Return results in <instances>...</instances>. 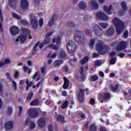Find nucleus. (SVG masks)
Segmentation results:
<instances>
[{
	"instance_id": "nucleus-13",
	"label": "nucleus",
	"mask_w": 131,
	"mask_h": 131,
	"mask_svg": "<svg viewBox=\"0 0 131 131\" xmlns=\"http://www.w3.org/2000/svg\"><path fill=\"white\" fill-rule=\"evenodd\" d=\"M25 82H26V84H27L26 91H28L29 90V88L33 85V82L32 81L29 82V80L27 79H26V80L25 79L21 80L19 81V85H22V84H25Z\"/></svg>"
},
{
	"instance_id": "nucleus-51",
	"label": "nucleus",
	"mask_w": 131,
	"mask_h": 131,
	"mask_svg": "<svg viewBox=\"0 0 131 131\" xmlns=\"http://www.w3.org/2000/svg\"><path fill=\"white\" fill-rule=\"evenodd\" d=\"M20 23L23 24V25H28V22H27L25 19H22L20 20Z\"/></svg>"
},
{
	"instance_id": "nucleus-19",
	"label": "nucleus",
	"mask_w": 131,
	"mask_h": 131,
	"mask_svg": "<svg viewBox=\"0 0 131 131\" xmlns=\"http://www.w3.org/2000/svg\"><path fill=\"white\" fill-rule=\"evenodd\" d=\"M38 125L39 127H45L46 126V119L41 118L38 120Z\"/></svg>"
},
{
	"instance_id": "nucleus-26",
	"label": "nucleus",
	"mask_w": 131,
	"mask_h": 131,
	"mask_svg": "<svg viewBox=\"0 0 131 131\" xmlns=\"http://www.w3.org/2000/svg\"><path fill=\"white\" fill-rule=\"evenodd\" d=\"M56 119L57 121H59V122H62V123H65V118L61 115L58 116Z\"/></svg>"
},
{
	"instance_id": "nucleus-1",
	"label": "nucleus",
	"mask_w": 131,
	"mask_h": 131,
	"mask_svg": "<svg viewBox=\"0 0 131 131\" xmlns=\"http://www.w3.org/2000/svg\"><path fill=\"white\" fill-rule=\"evenodd\" d=\"M113 24L116 27L117 34H121L124 30V23L118 18L115 17L113 20Z\"/></svg>"
},
{
	"instance_id": "nucleus-35",
	"label": "nucleus",
	"mask_w": 131,
	"mask_h": 131,
	"mask_svg": "<svg viewBox=\"0 0 131 131\" xmlns=\"http://www.w3.org/2000/svg\"><path fill=\"white\" fill-rule=\"evenodd\" d=\"M119 86V85L117 84L115 87L113 86V85H110V89L112 90V91H117V90H118V87Z\"/></svg>"
},
{
	"instance_id": "nucleus-32",
	"label": "nucleus",
	"mask_w": 131,
	"mask_h": 131,
	"mask_svg": "<svg viewBox=\"0 0 131 131\" xmlns=\"http://www.w3.org/2000/svg\"><path fill=\"white\" fill-rule=\"evenodd\" d=\"M90 131H97V126L96 124H92L90 127Z\"/></svg>"
},
{
	"instance_id": "nucleus-38",
	"label": "nucleus",
	"mask_w": 131,
	"mask_h": 131,
	"mask_svg": "<svg viewBox=\"0 0 131 131\" xmlns=\"http://www.w3.org/2000/svg\"><path fill=\"white\" fill-rule=\"evenodd\" d=\"M6 76L8 80H9V81H13V79L10 76V73H6Z\"/></svg>"
},
{
	"instance_id": "nucleus-61",
	"label": "nucleus",
	"mask_w": 131,
	"mask_h": 131,
	"mask_svg": "<svg viewBox=\"0 0 131 131\" xmlns=\"http://www.w3.org/2000/svg\"><path fill=\"white\" fill-rule=\"evenodd\" d=\"M95 65L97 66H100L101 65V61L100 60H97L95 62Z\"/></svg>"
},
{
	"instance_id": "nucleus-15",
	"label": "nucleus",
	"mask_w": 131,
	"mask_h": 131,
	"mask_svg": "<svg viewBox=\"0 0 131 131\" xmlns=\"http://www.w3.org/2000/svg\"><path fill=\"white\" fill-rule=\"evenodd\" d=\"M121 6L123 10L120 11L119 12V14L121 16H123V15H124V12L126 11V10H127V7L126 6V3L125 2H122L121 3Z\"/></svg>"
},
{
	"instance_id": "nucleus-18",
	"label": "nucleus",
	"mask_w": 131,
	"mask_h": 131,
	"mask_svg": "<svg viewBox=\"0 0 131 131\" xmlns=\"http://www.w3.org/2000/svg\"><path fill=\"white\" fill-rule=\"evenodd\" d=\"M11 35H17L19 33V28L17 27H12L10 29Z\"/></svg>"
},
{
	"instance_id": "nucleus-64",
	"label": "nucleus",
	"mask_w": 131,
	"mask_h": 131,
	"mask_svg": "<svg viewBox=\"0 0 131 131\" xmlns=\"http://www.w3.org/2000/svg\"><path fill=\"white\" fill-rule=\"evenodd\" d=\"M100 131H107V130H106V128H105V127H100Z\"/></svg>"
},
{
	"instance_id": "nucleus-22",
	"label": "nucleus",
	"mask_w": 131,
	"mask_h": 131,
	"mask_svg": "<svg viewBox=\"0 0 131 131\" xmlns=\"http://www.w3.org/2000/svg\"><path fill=\"white\" fill-rule=\"evenodd\" d=\"M79 9H80V10H85V9H86V3L84 1H81L79 3Z\"/></svg>"
},
{
	"instance_id": "nucleus-50",
	"label": "nucleus",
	"mask_w": 131,
	"mask_h": 131,
	"mask_svg": "<svg viewBox=\"0 0 131 131\" xmlns=\"http://www.w3.org/2000/svg\"><path fill=\"white\" fill-rule=\"evenodd\" d=\"M18 116H21V114H22V110L23 109V108L22 107V106H18Z\"/></svg>"
},
{
	"instance_id": "nucleus-33",
	"label": "nucleus",
	"mask_w": 131,
	"mask_h": 131,
	"mask_svg": "<svg viewBox=\"0 0 131 131\" xmlns=\"http://www.w3.org/2000/svg\"><path fill=\"white\" fill-rule=\"evenodd\" d=\"M89 61V57L85 56L81 60V63L82 65H83L84 64H85L86 62Z\"/></svg>"
},
{
	"instance_id": "nucleus-55",
	"label": "nucleus",
	"mask_w": 131,
	"mask_h": 131,
	"mask_svg": "<svg viewBox=\"0 0 131 131\" xmlns=\"http://www.w3.org/2000/svg\"><path fill=\"white\" fill-rule=\"evenodd\" d=\"M62 70H63V71H64V72H68V70H69L68 67H67V66H64L62 68Z\"/></svg>"
},
{
	"instance_id": "nucleus-34",
	"label": "nucleus",
	"mask_w": 131,
	"mask_h": 131,
	"mask_svg": "<svg viewBox=\"0 0 131 131\" xmlns=\"http://www.w3.org/2000/svg\"><path fill=\"white\" fill-rule=\"evenodd\" d=\"M61 64H63V61L59 60H56L54 62V66L55 67H58L60 65H61Z\"/></svg>"
},
{
	"instance_id": "nucleus-60",
	"label": "nucleus",
	"mask_w": 131,
	"mask_h": 131,
	"mask_svg": "<svg viewBox=\"0 0 131 131\" xmlns=\"http://www.w3.org/2000/svg\"><path fill=\"white\" fill-rule=\"evenodd\" d=\"M53 32H51L50 33H48L46 34V37H47L48 38H49V37H50V36H51L52 34H53Z\"/></svg>"
},
{
	"instance_id": "nucleus-39",
	"label": "nucleus",
	"mask_w": 131,
	"mask_h": 131,
	"mask_svg": "<svg viewBox=\"0 0 131 131\" xmlns=\"http://www.w3.org/2000/svg\"><path fill=\"white\" fill-rule=\"evenodd\" d=\"M12 16L14 18H16V19H17L18 20H21V18L20 16H19V15L15 13H12Z\"/></svg>"
},
{
	"instance_id": "nucleus-59",
	"label": "nucleus",
	"mask_w": 131,
	"mask_h": 131,
	"mask_svg": "<svg viewBox=\"0 0 131 131\" xmlns=\"http://www.w3.org/2000/svg\"><path fill=\"white\" fill-rule=\"evenodd\" d=\"M48 129L49 131H53L54 130V129L53 128V125H49L48 126Z\"/></svg>"
},
{
	"instance_id": "nucleus-41",
	"label": "nucleus",
	"mask_w": 131,
	"mask_h": 131,
	"mask_svg": "<svg viewBox=\"0 0 131 131\" xmlns=\"http://www.w3.org/2000/svg\"><path fill=\"white\" fill-rule=\"evenodd\" d=\"M67 25L70 27H75V24H74V23L72 21H69Z\"/></svg>"
},
{
	"instance_id": "nucleus-62",
	"label": "nucleus",
	"mask_w": 131,
	"mask_h": 131,
	"mask_svg": "<svg viewBox=\"0 0 131 131\" xmlns=\"http://www.w3.org/2000/svg\"><path fill=\"white\" fill-rule=\"evenodd\" d=\"M90 104L91 105H94L95 104V99L91 98L90 100Z\"/></svg>"
},
{
	"instance_id": "nucleus-46",
	"label": "nucleus",
	"mask_w": 131,
	"mask_h": 131,
	"mask_svg": "<svg viewBox=\"0 0 131 131\" xmlns=\"http://www.w3.org/2000/svg\"><path fill=\"white\" fill-rule=\"evenodd\" d=\"M68 105V101H66L65 102L63 103V104L62 105L61 108L62 109H65V108H66V107H67Z\"/></svg>"
},
{
	"instance_id": "nucleus-57",
	"label": "nucleus",
	"mask_w": 131,
	"mask_h": 131,
	"mask_svg": "<svg viewBox=\"0 0 131 131\" xmlns=\"http://www.w3.org/2000/svg\"><path fill=\"white\" fill-rule=\"evenodd\" d=\"M42 81H43V79H41V81H39L36 84V88H39V86L42 83Z\"/></svg>"
},
{
	"instance_id": "nucleus-23",
	"label": "nucleus",
	"mask_w": 131,
	"mask_h": 131,
	"mask_svg": "<svg viewBox=\"0 0 131 131\" xmlns=\"http://www.w3.org/2000/svg\"><path fill=\"white\" fill-rule=\"evenodd\" d=\"M13 122L9 121L5 124V128L10 130L13 128Z\"/></svg>"
},
{
	"instance_id": "nucleus-58",
	"label": "nucleus",
	"mask_w": 131,
	"mask_h": 131,
	"mask_svg": "<svg viewBox=\"0 0 131 131\" xmlns=\"http://www.w3.org/2000/svg\"><path fill=\"white\" fill-rule=\"evenodd\" d=\"M39 74V72H37L33 76V79H35Z\"/></svg>"
},
{
	"instance_id": "nucleus-52",
	"label": "nucleus",
	"mask_w": 131,
	"mask_h": 131,
	"mask_svg": "<svg viewBox=\"0 0 131 131\" xmlns=\"http://www.w3.org/2000/svg\"><path fill=\"white\" fill-rule=\"evenodd\" d=\"M39 25L40 27H41L42 25H43V19L42 18H40L39 20Z\"/></svg>"
},
{
	"instance_id": "nucleus-31",
	"label": "nucleus",
	"mask_w": 131,
	"mask_h": 131,
	"mask_svg": "<svg viewBox=\"0 0 131 131\" xmlns=\"http://www.w3.org/2000/svg\"><path fill=\"white\" fill-rule=\"evenodd\" d=\"M80 70H81V79L82 80V81H84V79H85V75L83 74V68H80Z\"/></svg>"
},
{
	"instance_id": "nucleus-8",
	"label": "nucleus",
	"mask_w": 131,
	"mask_h": 131,
	"mask_svg": "<svg viewBox=\"0 0 131 131\" xmlns=\"http://www.w3.org/2000/svg\"><path fill=\"white\" fill-rule=\"evenodd\" d=\"M25 125L26 126H29L30 129H34L36 125L35 124V121H31L30 118H27L25 120Z\"/></svg>"
},
{
	"instance_id": "nucleus-12",
	"label": "nucleus",
	"mask_w": 131,
	"mask_h": 131,
	"mask_svg": "<svg viewBox=\"0 0 131 131\" xmlns=\"http://www.w3.org/2000/svg\"><path fill=\"white\" fill-rule=\"evenodd\" d=\"M28 114L30 117L35 118L38 116V112L34 108H30L28 110Z\"/></svg>"
},
{
	"instance_id": "nucleus-7",
	"label": "nucleus",
	"mask_w": 131,
	"mask_h": 131,
	"mask_svg": "<svg viewBox=\"0 0 131 131\" xmlns=\"http://www.w3.org/2000/svg\"><path fill=\"white\" fill-rule=\"evenodd\" d=\"M96 17L97 19L99 20H101L102 21H107L109 20V17L107 16L104 12H99L96 14Z\"/></svg>"
},
{
	"instance_id": "nucleus-27",
	"label": "nucleus",
	"mask_w": 131,
	"mask_h": 131,
	"mask_svg": "<svg viewBox=\"0 0 131 131\" xmlns=\"http://www.w3.org/2000/svg\"><path fill=\"white\" fill-rule=\"evenodd\" d=\"M52 41L53 42H56L57 46H58L61 43V38H60V37H57L56 38L53 39Z\"/></svg>"
},
{
	"instance_id": "nucleus-44",
	"label": "nucleus",
	"mask_w": 131,
	"mask_h": 131,
	"mask_svg": "<svg viewBox=\"0 0 131 131\" xmlns=\"http://www.w3.org/2000/svg\"><path fill=\"white\" fill-rule=\"evenodd\" d=\"M13 113V109L12 107H8L7 114L8 115H11Z\"/></svg>"
},
{
	"instance_id": "nucleus-29",
	"label": "nucleus",
	"mask_w": 131,
	"mask_h": 131,
	"mask_svg": "<svg viewBox=\"0 0 131 131\" xmlns=\"http://www.w3.org/2000/svg\"><path fill=\"white\" fill-rule=\"evenodd\" d=\"M60 57L62 59H64L65 58H67V54H66V52L64 51H61L59 53Z\"/></svg>"
},
{
	"instance_id": "nucleus-37",
	"label": "nucleus",
	"mask_w": 131,
	"mask_h": 131,
	"mask_svg": "<svg viewBox=\"0 0 131 131\" xmlns=\"http://www.w3.org/2000/svg\"><path fill=\"white\" fill-rule=\"evenodd\" d=\"M102 28H107L108 27V24L107 23H100L99 24Z\"/></svg>"
},
{
	"instance_id": "nucleus-42",
	"label": "nucleus",
	"mask_w": 131,
	"mask_h": 131,
	"mask_svg": "<svg viewBox=\"0 0 131 131\" xmlns=\"http://www.w3.org/2000/svg\"><path fill=\"white\" fill-rule=\"evenodd\" d=\"M110 63L112 65H113L116 63V58L113 57L110 60Z\"/></svg>"
},
{
	"instance_id": "nucleus-4",
	"label": "nucleus",
	"mask_w": 131,
	"mask_h": 131,
	"mask_svg": "<svg viewBox=\"0 0 131 131\" xmlns=\"http://www.w3.org/2000/svg\"><path fill=\"white\" fill-rule=\"evenodd\" d=\"M75 40L78 43H84L85 42L84 34L80 31H77L75 35Z\"/></svg>"
},
{
	"instance_id": "nucleus-2",
	"label": "nucleus",
	"mask_w": 131,
	"mask_h": 131,
	"mask_svg": "<svg viewBox=\"0 0 131 131\" xmlns=\"http://www.w3.org/2000/svg\"><path fill=\"white\" fill-rule=\"evenodd\" d=\"M21 31V34L19 35L15 40L16 42H18L19 40L22 43L26 42L27 41V34H29L30 32L28 29L26 28H22Z\"/></svg>"
},
{
	"instance_id": "nucleus-40",
	"label": "nucleus",
	"mask_w": 131,
	"mask_h": 131,
	"mask_svg": "<svg viewBox=\"0 0 131 131\" xmlns=\"http://www.w3.org/2000/svg\"><path fill=\"white\" fill-rule=\"evenodd\" d=\"M12 88L15 91H17V83L12 80Z\"/></svg>"
},
{
	"instance_id": "nucleus-30",
	"label": "nucleus",
	"mask_w": 131,
	"mask_h": 131,
	"mask_svg": "<svg viewBox=\"0 0 131 131\" xmlns=\"http://www.w3.org/2000/svg\"><path fill=\"white\" fill-rule=\"evenodd\" d=\"M85 34L87 36H91L92 37V35H93V33L92 32V31L89 29H86L85 30Z\"/></svg>"
},
{
	"instance_id": "nucleus-24",
	"label": "nucleus",
	"mask_w": 131,
	"mask_h": 131,
	"mask_svg": "<svg viewBox=\"0 0 131 131\" xmlns=\"http://www.w3.org/2000/svg\"><path fill=\"white\" fill-rule=\"evenodd\" d=\"M63 89L66 90V89H68V86H69V80H68V79L66 78V77H63Z\"/></svg>"
},
{
	"instance_id": "nucleus-17",
	"label": "nucleus",
	"mask_w": 131,
	"mask_h": 131,
	"mask_svg": "<svg viewBox=\"0 0 131 131\" xmlns=\"http://www.w3.org/2000/svg\"><path fill=\"white\" fill-rule=\"evenodd\" d=\"M110 97H111L110 94L107 93H104L102 96L101 99L100 101V103H104V102H106V100H109L110 99Z\"/></svg>"
},
{
	"instance_id": "nucleus-45",
	"label": "nucleus",
	"mask_w": 131,
	"mask_h": 131,
	"mask_svg": "<svg viewBox=\"0 0 131 131\" xmlns=\"http://www.w3.org/2000/svg\"><path fill=\"white\" fill-rule=\"evenodd\" d=\"M91 80H92V81H96V80H98V76L96 75L93 76L91 78Z\"/></svg>"
},
{
	"instance_id": "nucleus-47",
	"label": "nucleus",
	"mask_w": 131,
	"mask_h": 131,
	"mask_svg": "<svg viewBox=\"0 0 131 131\" xmlns=\"http://www.w3.org/2000/svg\"><path fill=\"white\" fill-rule=\"evenodd\" d=\"M123 37L125 38H127L128 37V31L127 30H125L123 33Z\"/></svg>"
},
{
	"instance_id": "nucleus-53",
	"label": "nucleus",
	"mask_w": 131,
	"mask_h": 131,
	"mask_svg": "<svg viewBox=\"0 0 131 131\" xmlns=\"http://www.w3.org/2000/svg\"><path fill=\"white\" fill-rule=\"evenodd\" d=\"M4 65H7V64H10L11 63V60H10V59H6L4 61Z\"/></svg>"
},
{
	"instance_id": "nucleus-9",
	"label": "nucleus",
	"mask_w": 131,
	"mask_h": 131,
	"mask_svg": "<svg viewBox=\"0 0 131 131\" xmlns=\"http://www.w3.org/2000/svg\"><path fill=\"white\" fill-rule=\"evenodd\" d=\"M93 32L97 36H102L103 35V30L97 25L93 27Z\"/></svg>"
},
{
	"instance_id": "nucleus-56",
	"label": "nucleus",
	"mask_w": 131,
	"mask_h": 131,
	"mask_svg": "<svg viewBox=\"0 0 131 131\" xmlns=\"http://www.w3.org/2000/svg\"><path fill=\"white\" fill-rule=\"evenodd\" d=\"M18 76H19V72H18L17 71H16L14 75V78H18Z\"/></svg>"
},
{
	"instance_id": "nucleus-63",
	"label": "nucleus",
	"mask_w": 131,
	"mask_h": 131,
	"mask_svg": "<svg viewBox=\"0 0 131 131\" xmlns=\"http://www.w3.org/2000/svg\"><path fill=\"white\" fill-rule=\"evenodd\" d=\"M46 69H47V68H46V67L42 68L41 69V73H45L46 72Z\"/></svg>"
},
{
	"instance_id": "nucleus-6",
	"label": "nucleus",
	"mask_w": 131,
	"mask_h": 131,
	"mask_svg": "<svg viewBox=\"0 0 131 131\" xmlns=\"http://www.w3.org/2000/svg\"><path fill=\"white\" fill-rule=\"evenodd\" d=\"M30 19L31 20V24L35 30H36L38 28V21H37V18L36 16L33 14H30Z\"/></svg>"
},
{
	"instance_id": "nucleus-21",
	"label": "nucleus",
	"mask_w": 131,
	"mask_h": 131,
	"mask_svg": "<svg viewBox=\"0 0 131 131\" xmlns=\"http://www.w3.org/2000/svg\"><path fill=\"white\" fill-rule=\"evenodd\" d=\"M106 35H113L114 34V28L112 27L106 30Z\"/></svg>"
},
{
	"instance_id": "nucleus-25",
	"label": "nucleus",
	"mask_w": 131,
	"mask_h": 131,
	"mask_svg": "<svg viewBox=\"0 0 131 131\" xmlns=\"http://www.w3.org/2000/svg\"><path fill=\"white\" fill-rule=\"evenodd\" d=\"M9 6L11 8H17V5H16V0H9Z\"/></svg>"
},
{
	"instance_id": "nucleus-14",
	"label": "nucleus",
	"mask_w": 131,
	"mask_h": 131,
	"mask_svg": "<svg viewBox=\"0 0 131 131\" xmlns=\"http://www.w3.org/2000/svg\"><path fill=\"white\" fill-rule=\"evenodd\" d=\"M89 5L91 9H93V10H97L99 8V4L96 0H90Z\"/></svg>"
},
{
	"instance_id": "nucleus-48",
	"label": "nucleus",
	"mask_w": 131,
	"mask_h": 131,
	"mask_svg": "<svg viewBox=\"0 0 131 131\" xmlns=\"http://www.w3.org/2000/svg\"><path fill=\"white\" fill-rule=\"evenodd\" d=\"M54 19H51L49 20V23H48L49 26H50V27H52V26H53V24H54Z\"/></svg>"
},
{
	"instance_id": "nucleus-54",
	"label": "nucleus",
	"mask_w": 131,
	"mask_h": 131,
	"mask_svg": "<svg viewBox=\"0 0 131 131\" xmlns=\"http://www.w3.org/2000/svg\"><path fill=\"white\" fill-rule=\"evenodd\" d=\"M94 45H95V39H92L90 40V47H93Z\"/></svg>"
},
{
	"instance_id": "nucleus-28",
	"label": "nucleus",
	"mask_w": 131,
	"mask_h": 131,
	"mask_svg": "<svg viewBox=\"0 0 131 131\" xmlns=\"http://www.w3.org/2000/svg\"><path fill=\"white\" fill-rule=\"evenodd\" d=\"M39 104V100L38 99H35L30 103L31 106H37Z\"/></svg>"
},
{
	"instance_id": "nucleus-16",
	"label": "nucleus",
	"mask_w": 131,
	"mask_h": 131,
	"mask_svg": "<svg viewBox=\"0 0 131 131\" xmlns=\"http://www.w3.org/2000/svg\"><path fill=\"white\" fill-rule=\"evenodd\" d=\"M20 6L23 10H27L29 7V4L27 0H21L20 2Z\"/></svg>"
},
{
	"instance_id": "nucleus-11",
	"label": "nucleus",
	"mask_w": 131,
	"mask_h": 131,
	"mask_svg": "<svg viewBox=\"0 0 131 131\" xmlns=\"http://www.w3.org/2000/svg\"><path fill=\"white\" fill-rule=\"evenodd\" d=\"M77 98L80 103H84V90L80 89L77 94Z\"/></svg>"
},
{
	"instance_id": "nucleus-43",
	"label": "nucleus",
	"mask_w": 131,
	"mask_h": 131,
	"mask_svg": "<svg viewBox=\"0 0 131 131\" xmlns=\"http://www.w3.org/2000/svg\"><path fill=\"white\" fill-rule=\"evenodd\" d=\"M49 48H50V49H52V50H58V47H57L53 44L50 45L49 46Z\"/></svg>"
},
{
	"instance_id": "nucleus-3",
	"label": "nucleus",
	"mask_w": 131,
	"mask_h": 131,
	"mask_svg": "<svg viewBox=\"0 0 131 131\" xmlns=\"http://www.w3.org/2000/svg\"><path fill=\"white\" fill-rule=\"evenodd\" d=\"M96 50L99 55H105L108 51V47L104 45L101 41L96 43Z\"/></svg>"
},
{
	"instance_id": "nucleus-20",
	"label": "nucleus",
	"mask_w": 131,
	"mask_h": 131,
	"mask_svg": "<svg viewBox=\"0 0 131 131\" xmlns=\"http://www.w3.org/2000/svg\"><path fill=\"white\" fill-rule=\"evenodd\" d=\"M111 8H112V6L111 5L109 7H107L106 6H103V10L107 15H111V14H112V12H111Z\"/></svg>"
},
{
	"instance_id": "nucleus-10",
	"label": "nucleus",
	"mask_w": 131,
	"mask_h": 131,
	"mask_svg": "<svg viewBox=\"0 0 131 131\" xmlns=\"http://www.w3.org/2000/svg\"><path fill=\"white\" fill-rule=\"evenodd\" d=\"M75 43L74 42L70 40L67 45V48L68 51L69 53H73L75 50Z\"/></svg>"
},
{
	"instance_id": "nucleus-5",
	"label": "nucleus",
	"mask_w": 131,
	"mask_h": 131,
	"mask_svg": "<svg viewBox=\"0 0 131 131\" xmlns=\"http://www.w3.org/2000/svg\"><path fill=\"white\" fill-rule=\"evenodd\" d=\"M117 45V51H121V50H124L126 48V42L124 41H122L119 43L118 41H115L111 44L112 47H115Z\"/></svg>"
},
{
	"instance_id": "nucleus-36",
	"label": "nucleus",
	"mask_w": 131,
	"mask_h": 131,
	"mask_svg": "<svg viewBox=\"0 0 131 131\" xmlns=\"http://www.w3.org/2000/svg\"><path fill=\"white\" fill-rule=\"evenodd\" d=\"M33 96V92H31L29 94V95L27 98V102H30V100H31V98H32Z\"/></svg>"
},
{
	"instance_id": "nucleus-49",
	"label": "nucleus",
	"mask_w": 131,
	"mask_h": 131,
	"mask_svg": "<svg viewBox=\"0 0 131 131\" xmlns=\"http://www.w3.org/2000/svg\"><path fill=\"white\" fill-rule=\"evenodd\" d=\"M51 41V39L50 38L46 37L45 38V40H44V43L45 45H48Z\"/></svg>"
}]
</instances>
